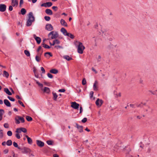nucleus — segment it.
Listing matches in <instances>:
<instances>
[{
    "instance_id": "f257e3e1",
    "label": "nucleus",
    "mask_w": 157,
    "mask_h": 157,
    "mask_svg": "<svg viewBox=\"0 0 157 157\" xmlns=\"http://www.w3.org/2000/svg\"><path fill=\"white\" fill-rule=\"evenodd\" d=\"M35 21V17L33 15V13L30 12L28 14V18L27 20L26 26L28 27L30 26L33 22Z\"/></svg>"
},
{
    "instance_id": "f03ea898",
    "label": "nucleus",
    "mask_w": 157,
    "mask_h": 157,
    "mask_svg": "<svg viewBox=\"0 0 157 157\" xmlns=\"http://www.w3.org/2000/svg\"><path fill=\"white\" fill-rule=\"evenodd\" d=\"M78 52L80 54H82L83 53V51L85 49V47L83 45L82 43L80 42H78Z\"/></svg>"
},
{
    "instance_id": "7ed1b4c3",
    "label": "nucleus",
    "mask_w": 157,
    "mask_h": 157,
    "mask_svg": "<svg viewBox=\"0 0 157 157\" xmlns=\"http://www.w3.org/2000/svg\"><path fill=\"white\" fill-rule=\"evenodd\" d=\"M15 123L17 124H18L20 123V121L22 123H24L25 121L24 118L19 116H16L15 118Z\"/></svg>"
},
{
    "instance_id": "20e7f679",
    "label": "nucleus",
    "mask_w": 157,
    "mask_h": 157,
    "mask_svg": "<svg viewBox=\"0 0 157 157\" xmlns=\"http://www.w3.org/2000/svg\"><path fill=\"white\" fill-rule=\"evenodd\" d=\"M52 35L51 38L52 39H56L57 38L58 36V34L57 32H55L53 31L50 32L48 34V36H49Z\"/></svg>"
},
{
    "instance_id": "39448f33",
    "label": "nucleus",
    "mask_w": 157,
    "mask_h": 157,
    "mask_svg": "<svg viewBox=\"0 0 157 157\" xmlns=\"http://www.w3.org/2000/svg\"><path fill=\"white\" fill-rule=\"evenodd\" d=\"M123 150H126V155L127 156L129 157H133L132 155H129V152L131 151V150L128 145L125 146Z\"/></svg>"
},
{
    "instance_id": "423d86ee",
    "label": "nucleus",
    "mask_w": 157,
    "mask_h": 157,
    "mask_svg": "<svg viewBox=\"0 0 157 157\" xmlns=\"http://www.w3.org/2000/svg\"><path fill=\"white\" fill-rule=\"evenodd\" d=\"M20 150L21 151L22 153L23 154L30 153L31 151L29 148L25 147H24L22 148H21V149Z\"/></svg>"
},
{
    "instance_id": "0eeeda50",
    "label": "nucleus",
    "mask_w": 157,
    "mask_h": 157,
    "mask_svg": "<svg viewBox=\"0 0 157 157\" xmlns=\"http://www.w3.org/2000/svg\"><path fill=\"white\" fill-rule=\"evenodd\" d=\"M45 29L48 31H51L53 30V28L51 24H46Z\"/></svg>"
},
{
    "instance_id": "6e6552de",
    "label": "nucleus",
    "mask_w": 157,
    "mask_h": 157,
    "mask_svg": "<svg viewBox=\"0 0 157 157\" xmlns=\"http://www.w3.org/2000/svg\"><path fill=\"white\" fill-rule=\"evenodd\" d=\"M79 106V104L75 102H73L71 103V107L75 109H78Z\"/></svg>"
},
{
    "instance_id": "1a4fd4ad",
    "label": "nucleus",
    "mask_w": 157,
    "mask_h": 157,
    "mask_svg": "<svg viewBox=\"0 0 157 157\" xmlns=\"http://www.w3.org/2000/svg\"><path fill=\"white\" fill-rule=\"evenodd\" d=\"M75 127L78 128L79 132H83V126L79 125L77 123H75Z\"/></svg>"
},
{
    "instance_id": "9d476101",
    "label": "nucleus",
    "mask_w": 157,
    "mask_h": 157,
    "mask_svg": "<svg viewBox=\"0 0 157 157\" xmlns=\"http://www.w3.org/2000/svg\"><path fill=\"white\" fill-rule=\"evenodd\" d=\"M6 6L5 4H0V11L4 12L6 10Z\"/></svg>"
},
{
    "instance_id": "9b49d317",
    "label": "nucleus",
    "mask_w": 157,
    "mask_h": 157,
    "mask_svg": "<svg viewBox=\"0 0 157 157\" xmlns=\"http://www.w3.org/2000/svg\"><path fill=\"white\" fill-rule=\"evenodd\" d=\"M33 38L36 40L37 43L38 44H40V43L41 40V38L39 37L36 36V35L35 34H33Z\"/></svg>"
},
{
    "instance_id": "f8f14e48",
    "label": "nucleus",
    "mask_w": 157,
    "mask_h": 157,
    "mask_svg": "<svg viewBox=\"0 0 157 157\" xmlns=\"http://www.w3.org/2000/svg\"><path fill=\"white\" fill-rule=\"evenodd\" d=\"M103 103V101L101 99L98 98L95 102L96 105L98 106H101Z\"/></svg>"
},
{
    "instance_id": "ddd939ff",
    "label": "nucleus",
    "mask_w": 157,
    "mask_h": 157,
    "mask_svg": "<svg viewBox=\"0 0 157 157\" xmlns=\"http://www.w3.org/2000/svg\"><path fill=\"white\" fill-rule=\"evenodd\" d=\"M37 145L40 147H42L44 146V143L40 140H37L36 141Z\"/></svg>"
},
{
    "instance_id": "4468645a",
    "label": "nucleus",
    "mask_w": 157,
    "mask_h": 157,
    "mask_svg": "<svg viewBox=\"0 0 157 157\" xmlns=\"http://www.w3.org/2000/svg\"><path fill=\"white\" fill-rule=\"evenodd\" d=\"M12 6L14 7L17 6L18 5V1L17 0H11Z\"/></svg>"
},
{
    "instance_id": "2eb2a0df",
    "label": "nucleus",
    "mask_w": 157,
    "mask_h": 157,
    "mask_svg": "<svg viewBox=\"0 0 157 157\" xmlns=\"http://www.w3.org/2000/svg\"><path fill=\"white\" fill-rule=\"evenodd\" d=\"M4 102L5 105L7 107H11V105L10 102L7 99H4Z\"/></svg>"
},
{
    "instance_id": "dca6fc26",
    "label": "nucleus",
    "mask_w": 157,
    "mask_h": 157,
    "mask_svg": "<svg viewBox=\"0 0 157 157\" xmlns=\"http://www.w3.org/2000/svg\"><path fill=\"white\" fill-rule=\"evenodd\" d=\"M45 13L49 15H52L53 14L52 10L50 9H46L45 10Z\"/></svg>"
},
{
    "instance_id": "f3484780",
    "label": "nucleus",
    "mask_w": 157,
    "mask_h": 157,
    "mask_svg": "<svg viewBox=\"0 0 157 157\" xmlns=\"http://www.w3.org/2000/svg\"><path fill=\"white\" fill-rule=\"evenodd\" d=\"M116 47L115 45H114L112 44H110L107 47V49L109 51L112 50L113 48Z\"/></svg>"
},
{
    "instance_id": "a211bd4d",
    "label": "nucleus",
    "mask_w": 157,
    "mask_h": 157,
    "mask_svg": "<svg viewBox=\"0 0 157 157\" xmlns=\"http://www.w3.org/2000/svg\"><path fill=\"white\" fill-rule=\"evenodd\" d=\"M60 23L62 25L67 27V24L65 21L63 19H61L60 20Z\"/></svg>"
},
{
    "instance_id": "6ab92c4d",
    "label": "nucleus",
    "mask_w": 157,
    "mask_h": 157,
    "mask_svg": "<svg viewBox=\"0 0 157 157\" xmlns=\"http://www.w3.org/2000/svg\"><path fill=\"white\" fill-rule=\"evenodd\" d=\"M44 92L46 93L47 94H49L50 92V90L49 88L44 87L43 90Z\"/></svg>"
},
{
    "instance_id": "aec40b11",
    "label": "nucleus",
    "mask_w": 157,
    "mask_h": 157,
    "mask_svg": "<svg viewBox=\"0 0 157 157\" xmlns=\"http://www.w3.org/2000/svg\"><path fill=\"white\" fill-rule=\"evenodd\" d=\"M60 31L65 36L66 34L67 33V30L64 28H62L60 29Z\"/></svg>"
},
{
    "instance_id": "412c9836",
    "label": "nucleus",
    "mask_w": 157,
    "mask_h": 157,
    "mask_svg": "<svg viewBox=\"0 0 157 157\" xmlns=\"http://www.w3.org/2000/svg\"><path fill=\"white\" fill-rule=\"evenodd\" d=\"M25 136L27 139L28 143L29 144H31L32 143V139L29 137L27 135H26Z\"/></svg>"
},
{
    "instance_id": "4be33fe9",
    "label": "nucleus",
    "mask_w": 157,
    "mask_h": 157,
    "mask_svg": "<svg viewBox=\"0 0 157 157\" xmlns=\"http://www.w3.org/2000/svg\"><path fill=\"white\" fill-rule=\"evenodd\" d=\"M50 72L52 74H56L58 73V71L56 69H53L51 70L50 71Z\"/></svg>"
},
{
    "instance_id": "5701e85b",
    "label": "nucleus",
    "mask_w": 157,
    "mask_h": 157,
    "mask_svg": "<svg viewBox=\"0 0 157 157\" xmlns=\"http://www.w3.org/2000/svg\"><path fill=\"white\" fill-rule=\"evenodd\" d=\"M97 83L98 82L97 81H95L93 85V89L94 90L96 91L98 90V88L96 85Z\"/></svg>"
},
{
    "instance_id": "b1692460",
    "label": "nucleus",
    "mask_w": 157,
    "mask_h": 157,
    "mask_svg": "<svg viewBox=\"0 0 157 157\" xmlns=\"http://www.w3.org/2000/svg\"><path fill=\"white\" fill-rule=\"evenodd\" d=\"M4 91L8 95H12V93L10 92L9 89L7 88H5L4 89Z\"/></svg>"
},
{
    "instance_id": "393cba45",
    "label": "nucleus",
    "mask_w": 157,
    "mask_h": 157,
    "mask_svg": "<svg viewBox=\"0 0 157 157\" xmlns=\"http://www.w3.org/2000/svg\"><path fill=\"white\" fill-rule=\"evenodd\" d=\"M63 58L68 61H70L72 59L71 57H70L69 56L67 55L63 56Z\"/></svg>"
},
{
    "instance_id": "a878e982",
    "label": "nucleus",
    "mask_w": 157,
    "mask_h": 157,
    "mask_svg": "<svg viewBox=\"0 0 157 157\" xmlns=\"http://www.w3.org/2000/svg\"><path fill=\"white\" fill-rule=\"evenodd\" d=\"M52 93L53 96V99L54 101H56L57 100L58 95L56 93H54L53 92H52Z\"/></svg>"
},
{
    "instance_id": "bb28decb",
    "label": "nucleus",
    "mask_w": 157,
    "mask_h": 157,
    "mask_svg": "<svg viewBox=\"0 0 157 157\" xmlns=\"http://www.w3.org/2000/svg\"><path fill=\"white\" fill-rule=\"evenodd\" d=\"M66 36H68L70 38L73 39L74 38V36L72 34L67 33V34H66Z\"/></svg>"
},
{
    "instance_id": "cd10ccee",
    "label": "nucleus",
    "mask_w": 157,
    "mask_h": 157,
    "mask_svg": "<svg viewBox=\"0 0 157 157\" xmlns=\"http://www.w3.org/2000/svg\"><path fill=\"white\" fill-rule=\"evenodd\" d=\"M45 5L46 6H45V7H49L51 6L52 5V2H49L45 3Z\"/></svg>"
},
{
    "instance_id": "c85d7f7f",
    "label": "nucleus",
    "mask_w": 157,
    "mask_h": 157,
    "mask_svg": "<svg viewBox=\"0 0 157 157\" xmlns=\"http://www.w3.org/2000/svg\"><path fill=\"white\" fill-rule=\"evenodd\" d=\"M26 10L24 8H22L21 10V13L22 15H25L26 13Z\"/></svg>"
},
{
    "instance_id": "c756f323",
    "label": "nucleus",
    "mask_w": 157,
    "mask_h": 157,
    "mask_svg": "<svg viewBox=\"0 0 157 157\" xmlns=\"http://www.w3.org/2000/svg\"><path fill=\"white\" fill-rule=\"evenodd\" d=\"M13 144L14 146L15 147H17L18 149H21V147H20L18 146V145L17 143L15 142H14L13 143Z\"/></svg>"
},
{
    "instance_id": "7c9ffc66",
    "label": "nucleus",
    "mask_w": 157,
    "mask_h": 157,
    "mask_svg": "<svg viewBox=\"0 0 157 157\" xmlns=\"http://www.w3.org/2000/svg\"><path fill=\"white\" fill-rule=\"evenodd\" d=\"M6 144L7 146H10L12 144V142L11 140H9L7 141Z\"/></svg>"
},
{
    "instance_id": "2f4dec72",
    "label": "nucleus",
    "mask_w": 157,
    "mask_h": 157,
    "mask_svg": "<svg viewBox=\"0 0 157 157\" xmlns=\"http://www.w3.org/2000/svg\"><path fill=\"white\" fill-rule=\"evenodd\" d=\"M26 118L27 120L28 121H30L33 120L32 118L30 116H27L26 117Z\"/></svg>"
},
{
    "instance_id": "473e14b6",
    "label": "nucleus",
    "mask_w": 157,
    "mask_h": 157,
    "mask_svg": "<svg viewBox=\"0 0 157 157\" xmlns=\"http://www.w3.org/2000/svg\"><path fill=\"white\" fill-rule=\"evenodd\" d=\"M3 76L6 78H8L9 76V74L6 71H4L3 72Z\"/></svg>"
},
{
    "instance_id": "72a5a7b5",
    "label": "nucleus",
    "mask_w": 157,
    "mask_h": 157,
    "mask_svg": "<svg viewBox=\"0 0 157 157\" xmlns=\"http://www.w3.org/2000/svg\"><path fill=\"white\" fill-rule=\"evenodd\" d=\"M24 53L27 56H30V52L28 50H25L24 51Z\"/></svg>"
},
{
    "instance_id": "f704fd0d",
    "label": "nucleus",
    "mask_w": 157,
    "mask_h": 157,
    "mask_svg": "<svg viewBox=\"0 0 157 157\" xmlns=\"http://www.w3.org/2000/svg\"><path fill=\"white\" fill-rule=\"evenodd\" d=\"M98 37H93L92 39H93L95 41V46H97V40H98Z\"/></svg>"
},
{
    "instance_id": "c9c22d12",
    "label": "nucleus",
    "mask_w": 157,
    "mask_h": 157,
    "mask_svg": "<svg viewBox=\"0 0 157 157\" xmlns=\"http://www.w3.org/2000/svg\"><path fill=\"white\" fill-rule=\"evenodd\" d=\"M20 129L21 132H22L24 133H26L27 132V129L24 128H20Z\"/></svg>"
},
{
    "instance_id": "e433bc0d",
    "label": "nucleus",
    "mask_w": 157,
    "mask_h": 157,
    "mask_svg": "<svg viewBox=\"0 0 157 157\" xmlns=\"http://www.w3.org/2000/svg\"><path fill=\"white\" fill-rule=\"evenodd\" d=\"M35 81L36 82V83L37 84H38V85L40 86V87H43V85L42 83H40L38 81H37L36 80H35Z\"/></svg>"
},
{
    "instance_id": "4c0bfd02",
    "label": "nucleus",
    "mask_w": 157,
    "mask_h": 157,
    "mask_svg": "<svg viewBox=\"0 0 157 157\" xmlns=\"http://www.w3.org/2000/svg\"><path fill=\"white\" fill-rule=\"evenodd\" d=\"M44 19L47 21H49L50 19L51 18L50 17L48 16H45L44 17Z\"/></svg>"
},
{
    "instance_id": "58836bf2",
    "label": "nucleus",
    "mask_w": 157,
    "mask_h": 157,
    "mask_svg": "<svg viewBox=\"0 0 157 157\" xmlns=\"http://www.w3.org/2000/svg\"><path fill=\"white\" fill-rule=\"evenodd\" d=\"M42 45H43V47H44L45 48H48L49 49L50 48V47L48 45L46 44H43Z\"/></svg>"
},
{
    "instance_id": "ea45409f",
    "label": "nucleus",
    "mask_w": 157,
    "mask_h": 157,
    "mask_svg": "<svg viewBox=\"0 0 157 157\" xmlns=\"http://www.w3.org/2000/svg\"><path fill=\"white\" fill-rule=\"evenodd\" d=\"M46 55H49L51 57L52 56V54L51 52H46L45 53L44 56L46 57H47V56H46Z\"/></svg>"
},
{
    "instance_id": "a19ab883",
    "label": "nucleus",
    "mask_w": 157,
    "mask_h": 157,
    "mask_svg": "<svg viewBox=\"0 0 157 157\" xmlns=\"http://www.w3.org/2000/svg\"><path fill=\"white\" fill-rule=\"evenodd\" d=\"M5 111L3 109H0V116H2L3 114L4 113Z\"/></svg>"
},
{
    "instance_id": "79ce46f5",
    "label": "nucleus",
    "mask_w": 157,
    "mask_h": 157,
    "mask_svg": "<svg viewBox=\"0 0 157 157\" xmlns=\"http://www.w3.org/2000/svg\"><path fill=\"white\" fill-rule=\"evenodd\" d=\"M114 94L116 95V97H118L121 96V94L120 93H119L117 94L116 92H114Z\"/></svg>"
},
{
    "instance_id": "37998d69",
    "label": "nucleus",
    "mask_w": 157,
    "mask_h": 157,
    "mask_svg": "<svg viewBox=\"0 0 157 157\" xmlns=\"http://www.w3.org/2000/svg\"><path fill=\"white\" fill-rule=\"evenodd\" d=\"M7 98L10 101H14L15 100L14 98H12L9 96H8Z\"/></svg>"
},
{
    "instance_id": "c03bdc74",
    "label": "nucleus",
    "mask_w": 157,
    "mask_h": 157,
    "mask_svg": "<svg viewBox=\"0 0 157 157\" xmlns=\"http://www.w3.org/2000/svg\"><path fill=\"white\" fill-rule=\"evenodd\" d=\"M86 79L85 78H83V79L82 80V84L83 85H86Z\"/></svg>"
},
{
    "instance_id": "a18cd8bd",
    "label": "nucleus",
    "mask_w": 157,
    "mask_h": 157,
    "mask_svg": "<svg viewBox=\"0 0 157 157\" xmlns=\"http://www.w3.org/2000/svg\"><path fill=\"white\" fill-rule=\"evenodd\" d=\"M33 71L34 74L38 73L37 70L35 67H33Z\"/></svg>"
},
{
    "instance_id": "49530a36",
    "label": "nucleus",
    "mask_w": 157,
    "mask_h": 157,
    "mask_svg": "<svg viewBox=\"0 0 157 157\" xmlns=\"http://www.w3.org/2000/svg\"><path fill=\"white\" fill-rule=\"evenodd\" d=\"M136 106L138 107H143V102H141L139 104H136Z\"/></svg>"
},
{
    "instance_id": "de8ad7c7",
    "label": "nucleus",
    "mask_w": 157,
    "mask_h": 157,
    "mask_svg": "<svg viewBox=\"0 0 157 157\" xmlns=\"http://www.w3.org/2000/svg\"><path fill=\"white\" fill-rule=\"evenodd\" d=\"M3 136V130H0V137L2 138Z\"/></svg>"
},
{
    "instance_id": "09e8293b",
    "label": "nucleus",
    "mask_w": 157,
    "mask_h": 157,
    "mask_svg": "<svg viewBox=\"0 0 157 157\" xmlns=\"http://www.w3.org/2000/svg\"><path fill=\"white\" fill-rule=\"evenodd\" d=\"M46 142L48 145H52V141L51 140H48Z\"/></svg>"
},
{
    "instance_id": "8fccbe9b",
    "label": "nucleus",
    "mask_w": 157,
    "mask_h": 157,
    "mask_svg": "<svg viewBox=\"0 0 157 157\" xmlns=\"http://www.w3.org/2000/svg\"><path fill=\"white\" fill-rule=\"evenodd\" d=\"M7 134L9 136H11L12 135V132L11 131H9L7 132Z\"/></svg>"
},
{
    "instance_id": "3c124183",
    "label": "nucleus",
    "mask_w": 157,
    "mask_h": 157,
    "mask_svg": "<svg viewBox=\"0 0 157 157\" xmlns=\"http://www.w3.org/2000/svg\"><path fill=\"white\" fill-rule=\"evenodd\" d=\"M21 130L20 129V128H17L16 129V132L17 133H21Z\"/></svg>"
},
{
    "instance_id": "603ef678",
    "label": "nucleus",
    "mask_w": 157,
    "mask_h": 157,
    "mask_svg": "<svg viewBox=\"0 0 157 157\" xmlns=\"http://www.w3.org/2000/svg\"><path fill=\"white\" fill-rule=\"evenodd\" d=\"M47 76L48 77V78H53V75L50 73H48L47 74Z\"/></svg>"
},
{
    "instance_id": "864d4df0",
    "label": "nucleus",
    "mask_w": 157,
    "mask_h": 157,
    "mask_svg": "<svg viewBox=\"0 0 157 157\" xmlns=\"http://www.w3.org/2000/svg\"><path fill=\"white\" fill-rule=\"evenodd\" d=\"M40 58H39L38 56L37 55H36L35 57V59L38 62L40 61Z\"/></svg>"
},
{
    "instance_id": "5fc2aeb1",
    "label": "nucleus",
    "mask_w": 157,
    "mask_h": 157,
    "mask_svg": "<svg viewBox=\"0 0 157 157\" xmlns=\"http://www.w3.org/2000/svg\"><path fill=\"white\" fill-rule=\"evenodd\" d=\"M40 69H41V70L42 71V74H44L45 73V69L43 68V67H40Z\"/></svg>"
},
{
    "instance_id": "6e6d98bb",
    "label": "nucleus",
    "mask_w": 157,
    "mask_h": 157,
    "mask_svg": "<svg viewBox=\"0 0 157 157\" xmlns=\"http://www.w3.org/2000/svg\"><path fill=\"white\" fill-rule=\"evenodd\" d=\"M55 48H56L57 49L59 48H62V49L63 48L61 46H59V45H57V46L56 45L55 46Z\"/></svg>"
},
{
    "instance_id": "4d7b16f0",
    "label": "nucleus",
    "mask_w": 157,
    "mask_h": 157,
    "mask_svg": "<svg viewBox=\"0 0 157 157\" xmlns=\"http://www.w3.org/2000/svg\"><path fill=\"white\" fill-rule=\"evenodd\" d=\"M87 121V119L86 117H85L83 118L82 120V122L83 123H85Z\"/></svg>"
},
{
    "instance_id": "13d9d810",
    "label": "nucleus",
    "mask_w": 157,
    "mask_h": 157,
    "mask_svg": "<svg viewBox=\"0 0 157 157\" xmlns=\"http://www.w3.org/2000/svg\"><path fill=\"white\" fill-rule=\"evenodd\" d=\"M4 127L6 128H8L9 127V124L7 123H5L4 124Z\"/></svg>"
},
{
    "instance_id": "bf43d9fd",
    "label": "nucleus",
    "mask_w": 157,
    "mask_h": 157,
    "mask_svg": "<svg viewBox=\"0 0 157 157\" xmlns=\"http://www.w3.org/2000/svg\"><path fill=\"white\" fill-rule=\"evenodd\" d=\"M23 3V0H20L19 3V7H22V5Z\"/></svg>"
},
{
    "instance_id": "052dcab7",
    "label": "nucleus",
    "mask_w": 157,
    "mask_h": 157,
    "mask_svg": "<svg viewBox=\"0 0 157 157\" xmlns=\"http://www.w3.org/2000/svg\"><path fill=\"white\" fill-rule=\"evenodd\" d=\"M18 102L19 103V104H20L23 107H25V105H24V104H23V103L21 101H20V100H19L18 101Z\"/></svg>"
},
{
    "instance_id": "680f3d73",
    "label": "nucleus",
    "mask_w": 157,
    "mask_h": 157,
    "mask_svg": "<svg viewBox=\"0 0 157 157\" xmlns=\"http://www.w3.org/2000/svg\"><path fill=\"white\" fill-rule=\"evenodd\" d=\"M52 9L55 11H56L58 10V7L56 6H53L52 7Z\"/></svg>"
},
{
    "instance_id": "e2e57ef3",
    "label": "nucleus",
    "mask_w": 157,
    "mask_h": 157,
    "mask_svg": "<svg viewBox=\"0 0 157 157\" xmlns=\"http://www.w3.org/2000/svg\"><path fill=\"white\" fill-rule=\"evenodd\" d=\"M15 136L17 139H20L21 138L20 135L19 133H16L15 135Z\"/></svg>"
},
{
    "instance_id": "0e129e2a",
    "label": "nucleus",
    "mask_w": 157,
    "mask_h": 157,
    "mask_svg": "<svg viewBox=\"0 0 157 157\" xmlns=\"http://www.w3.org/2000/svg\"><path fill=\"white\" fill-rule=\"evenodd\" d=\"M93 94H94V92L92 91H91L90 94V98H92L93 97Z\"/></svg>"
},
{
    "instance_id": "69168bd1",
    "label": "nucleus",
    "mask_w": 157,
    "mask_h": 157,
    "mask_svg": "<svg viewBox=\"0 0 157 157\" xmlns=\"http://www.w3.org/2000/svg\"><path fill=\"white\" fill-rule=\"evenodd\" d=\"M56 44H59L60 43V41L58 39H56L55 40Z\"/></svg>"
},
{
    "instance_id": "338daca9",
    "label": "nucleus",
    "mask_w": 157,
    "mask_h": 157,
    "mask_svg": "<svg viewBox=\"0 0 157 157\" xmlns=\"http://www.w3.org/2000/svg\"><path fill=\"white\" fill-rule=\"evenodd\" d=\"M65 91V90L64 89H61L59 90V92H64Z\"/></svg>"
},
{
    "instance_id": "774afa93",
    "label": "nucleus",
    "mask_w": 157,
    "mask_h": 157,
    "mask_svg": "<svg viewBox=\"0 0 157 157\" xmlns=\"http://www.w3.org/2000/svg\"><path fill=\"white\" fill-rule=\"evenodd\" d=\"M13 6H10L9 7V10L10 11H11L13 10Z\"/></svg>"
}]
</instances>
